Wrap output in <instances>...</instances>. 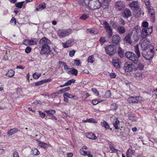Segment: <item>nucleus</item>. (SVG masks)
<instances>
[{"label":"nucleus","mask_w":157,"mask_h":157,"mask_svg":"<svg viewBox=\"0 0 157 157\" xmlns=\"http://www.w3.org/2000/svg\"><path fill=\"white\" fill-rule=\"evenodd\" d=\"M134 51L137 55L136 56L135 54L132 52H128L125 54L126 57L133 62L135 63H137L138 62V58L140 56L138 44H136L134 47Z\"/></svg>","instance_id":"nucleus-1"},{"label":"nucleus","mask_w":157,"mask_h":157,"mask_svg":"<svg viewBox=\"0 0 157 157\" xmlns=\"http://www.w3.org/2000/svg\"><path fill=\"white\" fill-rule=\"evenodd\" d=\"M51 43L50 40L46 37L42 38L40 41V44L42 47L40 54H48L50 52V48L49 44Z\"/></svg>","instance_id":"nucleus-2"},{"label":"nucleus","mask_w":157,"mask_h":157,"mask_svg":"<svg viewBox=\"0 0 157 157\" xmlns=\"http://www.w3.org/2000/svg\"><path fill=\"white\" fill-rule=\"evenodd\" d=\"M149 46V48L142 50V55L143 57L147 60H150L153 57V46L152 45Z\"/></svg>","instance_id":"nucleus-3"},{"label":"nucleus","mask_w":157,"mask_h":157,"mask_svg":"<svg viewBox=\"0 0 157 157\" xmlns=\"http://www.w3.org/2000/svg\"><path fill=\"white\" fill-rule=\"evenodd\" d=\"M101 5V3L98 0H89L86 8L95 10L99 8Z\"/></svg>","instance_id":"nucleus-4"},{"label":"nucleus","mask_w":157,"mask_h":157,"mask_svg":"<svg viewBox=\"0 0 157 157\" xmlns=\"http://www.w3.org/2000/svg\"><path fill=\"white\" fill-rule=\"evenodd\" d=\"M131 36L132 34L130 33H128L125 36L124 39V41H125L126 43L131 44L132 43L133 41L136 42L138 40L139 37L136 34L133 35V36L132 37Z\"/></svg>","instance_id":"nucleus-5"},{"label":"nucleus","mask_w":157,"mask_h":157,"mask_svg":"<svg viewBox=\"0 0 157 157\" xmlns=\"http://www.w3.org/2000/svg\"><path fill=\"white\" fill-rule=\"evenodd\" d=\"M117 47L113 44L106 46L105 48L106 54L109 56H112L115 54L117 52Z\"/></svg>","instance_id":"nucleus-6"},{"label":"nucleus","mask_w":157,"mask_h":157,"mask_svg":"<svg viewBox=\"0 0 157 157\" xmlns=\"http://www.w3.org/2000/svg\"><path fill=\"white\" fill-rule=\"evenodd\" d=\"M72 33L70 29L59 30L57 31V34L60 38H62L68 36Z\"/></svg>","instance_id":"nucleus-7"},{"label":"nucleus","mask_w":157,"mask_h":157,"mask_svg":"<svg viewBox=\"0 0 157 157\" xmlns=\"http://www.w3.org/2000/svg\"><path fill=\"white\" fill-rule=\"evenodd\" d=\"M144 98L141 96H131L128 99V101L129 103H141L143 101Z\"/></svg>","instance_id":"nucleus-8"},{"label":"nucleus","mask_w":157,"mask_h":157,"mask_svg":"<svg viewBox=\"0 0 157 157\" xmlns=\"http://www.w3.org/2000/svg\"><path fill=\"white\" fill-rule=\"evenodd\" d=\"M124 69L126 71L130 72L136 70V67L131 62H127L124 64Z\"/></svg>","instance_id":"nucleus-9"},{"label":"nucleus","mask_w":157,"mask_h":157,"mask_svg":"<svg viewBox=\"0 0 157 157\" xmlns=\"http://www.w3.org/2000/svg\"><path fill=\"white\" fill-rule=\"evenodd\" d=\"M103 24L104 25V28L107 33L108 36L110 38L113 35V30L108 23L105 21L104 22Z\"/></svg>","instance_id":"nucleus-10"},{"label":"nucleus","mask_w":157,"mask_h":157,"mask_svg":"<svg viewBox=\"0 0 157 157\" xmlns=\"http://www.w3.org/2000/svg\"><path fill=\"white\" fill-rule=\"evenodd\" d=\"M149 40L147 38L142 39L140 41V44L142 50L149 48V45H151L149 44Z\"/></svg>","instance_id":"nucleus-11"},{"label":"nucleus","mask_w":157,"mask_h":157,"mask_svg":"<svg viewBox=\"0 0 157 157\" xmlns=\"http://www.w3.org/2000/svg\"><path fill=\"white\" fill-rule=\"evenodd\" d=\"M89 0H77V2L80 5V8L81 10L84 11L86 10V8L87 7Z\"/></svg>","instance_id":"nucleus-12"},{"label":"nucleus","mask_w":157,"mask_h":157,"mask_svg":"<svg viewBox=\"0 0 157 157\" xmlns=\"http://www.w3.org/2000/svg\"><path fill=\"white\" fill-rule=\"evenodd\" d=\"M115 7L117 10H122L125 8L124 3L121 1L116 2L115 3Z\"/></svg>","instance_id":"nucleus-13"},{"label":"nucleus","mask_w":157,"mask_h":157,"mask_svg":"<svg viewBox=\"0 0 157 157\" xmlns=\"http://www.w3.org/2000/svg\"><path fill=\"white\" fill-rule=\"evenodd\" d=\"M112 64L116 68L120 67L121 62L120 60L117 57H114L112 61Z\"/></svg>","instance_id":"nucleus-14"},{"label":"nucleus","mask_w":157,"mask_h":157,"mask_svg":"<svg viewBox=\"0 0 157 157\" xmlns=\"http://www.w3.org/2000/svg\"><path fill=\"white\" fill-rule=\"evenodd\" d=\"M121 40V37L120 36L117 34L113 35L112 38V41L113 43L117 45L119 44Z\"/></svg>","instance_id":"nucleus-15"},{"label":"nucleus","mask_w":157,"mask_h":157,"mask_svg":"<svg viewBox=\"0 0 157 157\" xmlns=\"http://www.w3.org/2000/svg\"><path fill=\"white\" fill-rule=\"evenodd\" d=\"M122 15L124 18H128L131 16L130 10L128 9H125L122 13Z\"/></svg>","instance_id":"nucleus-16"},{"label":"nucleus","mask_w":157,"mask_h":157,"mask_svg":"<svg viewBox=\"0 0 157 157\" xmlns=\"http://www.w3.org/2000/svg\"><path fill=\"white\" fill-rule=\"evenodd\" d=\"M131 9L134 11L139 9V5L137 2L134 1L129 4Z\"/></svg>","instance_id":"nucleus-17"},{"label":"nucleus","mask_w":157,"mask_h":157,"mask_svg":"<svg viewBox=\"0 0 157 157\" xmlns=\"http://www.w3.org/2000/svg\"><path fill=\"white\" fill-rule=\"evenodd\" d=\"M113 125L116 129H120V122L117 118H115L113 119Z\"/></svg>","instance_id":"nucleus-18"},{"label":"nucleus","mask_w":157,"mask_h":157,"mask_svg":"<svg viewBox=\"0 0 157 157\" xmlns=\"http://www.w3.org/2000/svg\"><path fill=\"white\" fill-rule=\"evenodd\" d=\"M73 40L71 39L67 41L65 43H62V44L64 48H67L71 46L73 44Z\"/></svg>","instance_id":"nucleus-19"},{"label":"nucleus","mask_w":157,"mask_h":157,"mask_svg":"<svg viewBox=\"0 0 157 157\" xmlns=\"http://www.w3.org/2000/svg\"><path fill=\"white\" fill-rule=\"evenodd\" d=\"M19 131L20 130L19 129L15 128L10 129V130L8 131L7 133V134L9 136H10L13 134L17 133L18 131Z\"/></svg>","instance_id":"nucleus-20"},{"label":"nucleus","mask_w":157,"mask_h":157,"mask_svg":"<svg viewBox=\"0 0 157 157\" xmlns=\"http://www.w3.org/2000/svg\"><path fill=\"white\" fill-rule=\"evenodd\" d=\"M86 137L90 139L96 140L97 139V137L95 135L92 133H88L86 134Z\"/></svg>","instance_id":"nucleus-21"},{"label":"nucleus","mask_w":157,"mask_h":157,"mask_svg":"<svg viewBox=\"0 0 157 157\" xmlns=\"http://www.w3.org/2000/svg\"><path fill=\"white\" fill-rule=\"evenodd\" d=\"M117 30V32L120 34H124L126 32V30L123 26L118 27Z\"/></svg>","instance_id":"nucleus-22"},{"label":"nucleus","mask_w":157,"mask_h":157,"mask_svg":"<svg viewBox=\"0 0 157 157\" xmlns=\"http://www.w3.org/2000/svg\"><path fill=\"white\" fill-rule=\"evenodd\" d=\"M75 80L74 79H71V80H68L65 84L63 85L60 86V87H63L66 86H67L71 85L72 83H74L75 82Z\"/></svg>","instance_id":"nucleus-23"},{"label":"nucleus","mask_w":157,"mask_h":157,"mask_svg":"<svg viewBox=\"0 0 157 157\" xmlns=\"http://www.w3.org/2000/svg\"><path fill=\"white\" fill-rule=\"evenodd\" d=\"M149 35L147 33L146 28H143L142 30L141 37L142 39L146 38V36Z\"/></svg>","instance_id":"nucleus-24"},{"label":"nucleus","mask_w":157,"mask_h":157,"mask_svg":"<svg viewBox=\"0 0 157 157\" xmlns=\"http://www.w3.org/2000/svg\"><path fill=\"white\" fill-rule=\"evenodd\" d=\"M46 7V4L44 3H42L37 6L36 10L38 11H40Z\"/></svg>","instance_id":"nucleus-25"},{"label":"nucleus","mask_w":157,"mask_h":157,"mask_svg":"<svg viewBox=\"0 0 157 157\" xmlns=\"http://www.w3.org/2000/svg\"><path fill=\"white\" fill-rule=\"evenodd\" d=\"M135 77L136 79L138 80H141L143 78L142 74L139 72H136L135 74Z\"/></svg>","instance_id":"nucleus-26"},{"label":"nucleus","mask_w":157,"mask_h":157,"mask_svg":"<svg viewBox=\"0 0 157 157\" xmlns=\"http://www.w3.org/2000/svg\"><path fill=\"white\" fill-rule=\"evenodd\" d=\"M24 42H27L30 45H33L36 44V41L35 39H32L30 40H24Z\"/></svg>","instance_id":"nucleus-27"},{"label":"nucleus","mask_w":157,"mask_h":157,"mask_svg":"<svg viewBox=\"0 0 157 157\" xmlns=\"http://www.w3.org/2000/svg\"><path fill=\"white\" fill-rule=\"evenodd\" d=\"M147 8H148V12L149 14L151 15V16L152 18L154 19V12L153 9H151L150 7Z\"/></svg>","instance_id":"nucleus-28"},{"label":"nucleus","mask_w":157,"mask_h":157,"mask_svg":"<svg viewBox=\"0 0 157 157\" xmlns=\"http://www.w3.org/2000/svg\"><path fill=\"white\" fill-rule=\"evenodd\" d=\"M101 125L102 127L105 128L106 129H109V128L108 124L105 121H103L101 123Z\"/></svg>","instance_id":"nucleus-29"},{"label":"nucleus","mask_w":157,"mask_h":157,"mask_svg":"<svg viewBox=\"0 0 157 157\" xmlns=\"http://www.w3.org/2000/svg\"><path fill=\"white\" fill-rule=\"evenodd\" d=\"M140 27L138 26H136L134 27L133 28L132 33H135V34L133 35H135V34H136L137 36V33L139 32L140 30Z\"/></svg>","instance_id":"nucleus-30"},{"label":"nucleus","mask_w":157,"mask_h":157,"mask_svg":"<svg viewBox=\"0 0 157 157\" xmlns=\"http://www.w3.org/2000/svg\"><path fill=\"white\" fill-rule=\"evenodd\" d=\"M80 153L82 155H89L91 153L90 151H85L82 149H81L80 150Z\"/></svg>","instance_id":"nucleus-31"},{"label":"nucleus","mask_w":157,"mask_h":157,"mask_svg":"<svg viewBox=\"0 0 157 157\" xmlns=\"http://www.w3.org/2000/svg\"><path fill=\"white\" fill-rule=\"evenodd\" d=\"M14 71L12 70L9 71L6 74V75L8 77H12L14 75Z\"/></svg>","instance_id":"nucleus-32"},{"label":"nucleus","mask_w":157,"mask_h":157,"mask_svg":"<svg viewBox=\"0 0 157 157\" xmlns=\"http://www.w3.org/2000/svg\"><path fill=\"white\" fill-rule=\"evenodd\" d=\"M111 0H102L101 5L106 6H108Z\"/></svg>","instance_id":"nucleus-33"},{"label":"nucleus","mask_w":157,"mask_h":157,"mask_svg":"<svg viewBox=\"0 0 157 157\" xmlns=\"http://www.w3.org/2000/svg\"><path fill=\"white\" fill-rule=\"evenodd\" d=\"M95 60V59L94 57V55H91L90 56L87 60V61L88 63H93Z\"/></svg>","instance_id":"nucleus-34"},{"label":"nucleus","mask_w":157,"mask_h":157,"mask_svg":"<svg viewBox=\"0 0 157 157\" xmlns=\"http://www.w3.org/2000/svg\"><path fill=\"white\" fill-rule=\"evenodd\" d=\"M118 53L119 56L120 57L122 58L124 57V52L121 50V48H120V47H119V50H118Z\"/></svg>","instance_id":"nucleus-35"},{"label":"nucleus","mask_w":157,"mask_h":157,"mask_svg":"<svg viewBox=\"0 0 157 157\" xmlns=\"http://www.w3.org/2000/svg\"><path fill=\"white\" fill-rule=\"evenodd\" d=\"M45 112L48 114L49 117H50L51 115L54 114L56 112L54 110L45 111Z\"/></svg>","instance_id":"nucleus-36"},{"label":"nucleus","mask_w":157,"mask_h":157,"mask_svg":"<svg viewBox=\"0 0 157 157\" xmlns=\"http://www.w3.org/2000/svg\"><path fill=\"white\" fill-rule=\"evenodd\" d=\"M39 145L40 146L44 148H46L48 147V145L47 144L42 142H39Z\"/></svg>","instance_id":"nucleus-37"},{"label":"nucleus","mask_w":157,"mask_h":157,"mask_svg":"<svg viewBox=\"0 0 157 157\" xmlns=\"http://www.w3.org/2000/svg\"><path fill=\"white\" fill-rule=\"evenodd\" d=\"M63 96H66L67 97L70 98L71 99H73L74 97H75V95H73L71 94H69L68 93H66L63 94Z\"/></svg>","instance_id":"nucleus-38"},{"label":"nucleus","mask_w":157,"mask_h":157,"mask_svg":"<svg viewBox=\"0 0 157 157\" xmlns=\"http://www.w3.org/2000/svg\"><path fill=\"white\" fill-rule=\"evenodd\" d=\"M103 100H101L100 99H95L92 101V103L94 105H95L98 104V103L103 101Z\"/></svg>","instance_id":"nucleus-39"},{"label":"nucleus","mask_w":157,"mask_h":157,"mask_svg":"<svg viewBox=\"0 0 157 157\" xmlns=\"http://www.w3.org/2000/svg\"><path fill=\"white\" fill-rule=\"evenodd\" d=\"M33 151L32 154L33 155H38L40 154V152L36 148H34L32 150Z\"/></svg>","instance_id":"nucleus-40"},{"label":"nucleus","mask_w":157,"mask_h":157,"mask_svg":"<svg viewBox=\"0 0 157 157\" xmlns=\"http://www.w3.org/2000/svg\"><path fill=\"white\" fill-rule=\"evenodd\" d=\"M78 71L74 68H73L70 74L74 75L75 76H76L78 74Z\"/></svg>","instance_id":"nucleus-41"},{"label":"nucleus","mask_w":157,"mask_h":157,"mask_svg":"<svg viewBox=\"0 0 157 157\" xmlns=\"http://www.w3.org/2000/svg\"><path fill=\"white\" fill-rule=\"evenodd\" d=\"M24 3V2H22L17 3L15 4V5L16 7H18V8H22V6L23 5V3Z\"/></svg>","instance_id":"nucleus-42"},{"label":"nucleus","mask_w":157,"mask_h":157,"mask_svg":"<svg viewBox=\"0 0 157 157\" xmlns=\"http://www.w3.org/2000/svg\"><path fill=\"white\" fill-rule=\"evenodd\" d=\"M117 108V105L116 104H112L111 107V109L112 111H115Z\"/></svg>","instance_id":"nucleus-43"},{"label":"nucleus","mask_w":157,"mask_h":157,"mask_svg":"<svg viewBox=\"0 0 157 157\" xmlns=\"http://www.w3.org/2000/svg\"><path fill=\"white\" fill-rule=\"evenodd\" d=\"M105 97L106 98H109L111 96V93L110 90H107L105 93Z\"/></svg>","instance_id":"nucleus-44"},{"label":"nucleus","mask_w":157,"mask_h":157,"mask_svg":"<svg viewBox=\"0 0 157 157\" xmlns=\"http://www.w3.org/2000/svg\"><path fill=\"white\" fill-rule=\"evenodd\" d=\"M43 84H44V81H43V80H42L35 82V85L36 86H40Z\"/></svg>","instance_id":"nucleus-45"},{"label":"nucleus","mask_w":157,"mask_h":157,"mask_svg":"<svg viewBox=\"0 0 157 157\" xmlns=\"http://www.w3.org/2000/svg\"><path fill=\"white\" fill-rule=\"evenodd\" d=\"M36 73H35L33 74V78L35 79H37L40 77L41 74H40L36 75Z\"/></svg>","instance_id":"nucleus-46"},{"label":"nucleus","mask_w":157,"mask_h":157,"mask_svg":"<svg viewBox=\"0 0 157 157\" xmlns=\"http://www.w3.org/2000/svg\"><path fill=\"white\" fill-rule=\"evenodd\" d=\"M144 2L147 7H149L150 6V0H144Z\"/></svg>","instance_id":"nucleus-47"},{"label":"nucleus","mask_w":157,"mask_h":157,"mask_svg":"<svg viewBox=\"0 0 157 157\" xmlns=\"http://www.w3.org/2000/svg\"><path fill=\"white\" fill-rule=\"evenodd\" d=\"M101 43V44H102L103 43L105 42L106 40L105 39V37H101L99 40Z\"/></svg>","instance_id":"nucleus-48"},{"label":"nucleus","mask_w":157,"mask_h":157,"mask_svg":"<svg viewBox=\"0 0 157 157\" xmlns=\"http://www.w3.org/2000/svg\"><path fill=\"white\" fill-rule=\"evenodd\" d=\"M109 148L112 152H115L118 151L117 149H115L112 145H110L109 146Z\"/></svg>","instance_id":"nucleus-49"},{"label":"nucleus","mask_w":157,"mask_h":157,"mask_svg":"<svg viewBox=\"0 0 157 157\" xmlns=\"http://www.w3.org/2000/svg\"><path fill=\"white\" fill-rule=\"evenodd\" d=\"M88 16L86 14H83L81 17H80V18L81 19H83L84 20H86L88 18Z\"/></svg>","instance_id":"nucleus-50"},{"label":"nucleus","mask_w":157,"mask_h":157,"mask_svg":"<svg viewBox=\"0 0 157 157\" xmlns=\"http://www.w3.org/2000/svg\"><path fill=\"white\" fill-rule=\"evenodd\" d=\"M146 30H147V33H148V34H150L152 32V26H151L147 29L146 28Z\"/></svg>","instance_id":"nucleus-51"},{"label":"nucleus","mask_w":157,"mask_h":157,"mask_svg":"<svg viewBox=\"0 0 157 157\" xmlns=\"http://www.w3.org/2000/svg\"><path fill=\"white\" fill-rule=\"evenodd\" d=\"M75 51L74 50H71L69 52V55L70 57H73L75 55Z\"/></svg>","instance_id":"nucleus-52"},{"label":"nucleus","mask_w":157,"mask_h":157,"mask_svg":"<svg viewBox=\"0 0 157 157\" xmlns=\"http://www.w3.org/2000/svg\"><path fill=\"white\" fill-rule=\"evenodd\" d=\"M32 48L30 47H27L25 49V52L27 53H29L31 51Z\"/></svg>","instance_id":"nucleus-53"},{"label":"nucleus","mask_w":157,"mask_h":157,"mask_svg":"<svg viewBox=\"0 0 157 157\" xmlns=\"http://www.w3.org/2000/svg\"><path fill=\"white\" fill-rule=\"evenodd\" d=\"M91 90L96 95H98L99 94L98 92L96 89L93 88L91 89Z\"/></svg>","instance_id":"nucleus-54"},{"label":"nucleus","mask_w":157,"mask_h":157,"mask_svg":"<svg viewBox=\"0 0 157 157\" xmlns=\"http://www.w3.org/2000/svg\"><path fill=\"white\" fill-rule=\"evenodd\" d=\"M38 112L39 113V114H40V117L42 118H44V117L45 116V114L44 113L42 112L41 111H38Z\"/></svg>","instance_id":"nucleus-55"},{"label":"nucleus","mask_w":157,"mask_h":157,"mask_svg":"<svg viewBox=\"0 0 157 157\" xmlns=\"http://www.w3.org/2000/svg\"><path fill=\"white\" fill-rule=\"evenodd\" d=\"M142 25L144 27H147L148 25V23L147 21H144L143 22Z\"/></svg>","instance_id":"nucleus-56"},{"label":"nucleus","mask_w":157,"mask_h":157,"mask_svg":"<svg viewBox=\"0 0 157 157\" xmlns=\"http://www.w3.org/2000/svg\"><path fill=\"white\" fill-rule=\"evenodd\" d=\"M74 63L77 66H78L80 64V62L79 60L75 59L74 60Z\"/></svg>","instance_id":"nucleus-57"},{"label":"nucleus","mask_w":157,"mask_h":157,"mask_svg":"<svg viewBox=\"0 0 157 157\" xmlns=\"http://www.w3.org/2000/svg\"><path fill=\"white\" fill-rule=\"evenodd\" d=\"M10 22L11 23L14 22V25H15L16 23V18L14 17H13L10 20Z\"/></svg>","instance_id":"nucleus-58"},{"label":"nucleus","mask_w":157,"mask_h":157,"mask_svg":"<svg viewBox=\"0 0 157 157\" xmlns=\"http://www.w3.org/2000/svg\"><path fill=\"white\" fill-rule=\"evenodd\" d=\"M111 24L112 26L113 27L114 29H115L117 28L118 27L116 24V23H114V22H111Z\"/></svg>","instance_id":"nucleus-59"},{"label":"nucleus","mask_w":157,"mask_h":157,"mask_svg":"<svg viewBox=\"0 0 157 157\" xmlns=\"http://www.w3.org/2000/svg\"><path fill=\"white\" fill-rule=\"evenodd\" d=\"M87 31L88 33H93L94 34V30L92 29H88L87 30Z\"/></svg>","instance_id":"nucleus-60"},{"label":"nucleus","mask_w":157,"mask_h":157,"mask_svg":"<svg viewBox=\"0 0 157 157\" xmlns=\"http://www.w3.org/2000/svg\"><path fill=\"white\" fill-rule=\"evenodd\" d=\"M13 157H19L18 152L17 151H15L13 153Z\"/></svg>","instance_id":"nucleus-61"},{"label":"nucleus","mask_w":157,"mask_h":157,"mask_svg":"<svg viewBox=\"0 0 157 157\" xmlns=\"http://www.w3.org/2000/svg\"><path fill=\"white\" fill-rule=\"evenodd\" d=\"M119 22L120 24L122 25H124L125 24L124 20L121 18L119 19Z\"/></svg>","instance_id":"nucleus-62"},{"label":"nucleus","mask_w":157,"mask_h":157,"mask_svg":"<svg viewBox=\"0 0 157 157\" xmlns=\"http://www.w3.org/2000/svg\"><path fill=\"white\" fill-rule=\"evenodd\" d=\"M52 81V79L51 78H48L46 79L43 80V81H44V83L51 82Z\"/></svg>","instance_id":"nucleus-63"},{"label":"nucleus","mask_w":157,"mask_h":157,"mask_svg":"<svg viewBox=\"0 0 157 157\" xmlns=\"http://www.w3.org/2000/svg\"><path fill=\"white\" fill-rule=\"evenodd\" d=\"M86 121H88V122H91V123H95V120L93 119H87Z\"/></svg>","instance_id":"nucleus-64"}]
</instances>
